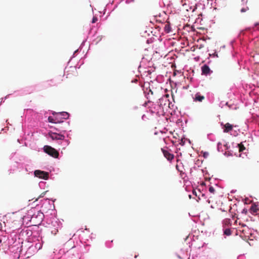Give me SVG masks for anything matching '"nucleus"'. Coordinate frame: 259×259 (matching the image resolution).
I'll return each instance as SVG.
<instances>
[{"instance_id":"obj_27","label":"nucleus","mask_w":259,"mask_h":259,"mask_svg":"<svg viewBox=\"0 0 259 259\" xmlns=\"http://www.w3.org/2000/svg\"><path fill=\"white\" fill-rule=\"evenodd\" d=\"M187 17H189V15H187ZM188 19V21H189V19Z\"/></svg>"},{"instance_id":"obj_8","label":"nucleus","mask_w":259,"mask_h":259,"mask_svg":"<svg viewBox=\"0 0 259 259\" xmlns=\"http://www.w3.org/2000/svg\"><path fill=\"white\" fill-rule=\"evenodd\" d=\"M202 74L207 75L209 74L212 71L210 70L209 67L207 65H204L201 67Z\"/></svg>"},{"instance_id":"obj_17","label":"nucleus","mask_w":259,"mask_h":259,"mask_svg":"<svg viewBox=\"0 0 259 259\" xmlns=\"http://www.w3.org/2000/svg\"><path fill=\"white\" fill-rule=\"evenodd\" d=\"M209 191L212 194H214L215 189L212 186H211L209 187Z\"/></svg>"},{"instance_id":"obj_5","label":"nucleus","mask_w":259,"mask_h":259,"mask_svg":"<svg viewBox=\"0 0 259 259\" xmlns=\"http://www.w3.org/2000/svg\"><path fill=\"white\" fill-rule=\"evenodd\" d=\"M48 135L53 140H64L65 139L64 135L56 133L51 132L49 133Z\"/></svg>"},{"instance_id":"obj_22","label":"nucleus","mask_w":259,"mask_h":259,"mask_svg":"<svg viewBox=\"0 0 259 259\" xmlns=\"http://www.w3.org/2000/svg\"><path fill=\"white\" fill-rule=\"evenodd\" d=\"M179 144H181L182 145H184V142H183V139L181 140V143H179Z\"/></svg>"},{"instance_id":"obj_7","label":"nucleus","mask_w":259,"mask_h":259,"mask_svg":"<svg viewBox=\"0 0 259 259\" xmlns=\"http://www.w3.org/2000/svg\"><path fill=\"white\" fill-rule=\"evenodd\" d=\"M161 150L162 151V153L164 156V157L168 160H171L174 159V156L173 154L170 153L168 151L165 150L164 149H161Z\"/></svg>"},{"instance_id":"obj_19","label":"nucleus","mask_w":259,"mask_h":259,"mask_svg":"<svg viewBox=\"0 0 259 259\" xmlns=\"http://www.w3.org/2000/svg\"><path fill=\"white\" fill-rule=\"evenodd\" d=\"M248 9H248V7H246V8H242V9H241V12L242 13H244V12H246L247 10H248Z\"/></svg>"},{"instance_id":"obj_13","label":"nucleus","mask_w":259,"mask_h":259,"mask_svg":"<svg viewBox=\"0 0 259 259\" xmlns=\"http://www.w3.org/2000/svg\"><path fill=\"white\" fill-rule=\"evenodd\" d=\"M224 234L227 236H229L231 235L232 231L230 228H224Z\"/></svg>"},{"instance_id":"obj_1","label":"nucleus","mask_w":259,"mask_h":259,"mask_svg":"<svg viewBox=\"0 0 259 259\" xmlns=\"http://www.w3.org/2000/svg\"><path fill=\"white\" fill-rule=\"evenodd\" d=\"M172 98L173 100L174 103L171 102H169L168 97V95H166L165 96H162L161 98H160L159 99L158 102H157L158 105L162 107V108H164V107L167 106L168 105V107L172 110V112L171 113V114H177V110L178 109L177 106L175 105V97L174 95L173 94V93L172 92Z\"/></svg>"},{"instance_id":"obj_4","label":"nucleus","mask_w":259,"mask_h":259,"mask_svg":"<svg viewBox=\"0 0 259 259\" xmlns=\"http://www.w3.org/2000/svg\"><path fill=\"white\" fill-rule=\"evenodd\" d=\"M35 177L44 180H47L49 178V173L40 170H36L34 171Z\"/></svg>"},{"instance_id":"obj_23","label":"nucleus","mask_w":259,"mask_h":259,"mask_svg":"<svg viewBox=\"0 0 259 259\" xmlns=\"http://www.w3.org/2000/svg\"><path fill=\"white\" fill-rule=\"evenodd\" d=\"M177 75V70H175L174 72V75L176 76Z\"/></svg>"},{"instance_id":"obj_11","label":"nucleus","mask_w":259,"mask_h":259,"mask_svg":"<svg viewBox=\"0 0 259 259\" xmlns=\"http://www.w3.org/2000/svg\"><path fill=\"white\" fill-rule=\"evenodd\" d=\"M204 99V97L203 96H201L199 93H197L195 95L194 100L195 101L201 102Z\"/></svg>"},{"instance_id":"obj_20","label":"nucleus","mask_w":259,"mask_h":259,"mask_svg":"<svg viewBox=\"0 0 259 259\" xmlns=\"http://www.w3.org/2000/svg\"><path fill=\"white\" fill-rule=\"evenodd\" d=\"M97 20H98L97 17H94L93 19H92V22L93 23H94L96 22L97 21Z\"/></svg>"},{"instance_id":"obj_3","label":"nucleus","mask_w":259,"mask_h":259,"mask_svg":"<svg viewBox=\"0 0 259 259\" xmlns=\"http://www.w3.org/2000/svg\"><path fill=\"white\" fill-rule=\"evenodd\" d=\"M44 151L48 155L57 158L59 156V152L51 146L46 145L44 147Z\"/></svg>"},{"instance_id":"obj_2","label":"nucleus","mask_w":259,"mask_h":259,"mask_svg":"<svg viewBox=\"0 0 259 259\" xmlns=\"http://www.w3.org/2000/svg\"><path fill=\"white\" fill-rule=\"evenodd\" d=\"M188 0H181L179 2V14L181 16H184L188 19L187 15L189 14V9L190 8L189 4L187 3Z\"/></svg>"},{"instance_id":"obj_18","label":"nucleus","mask_w":259,"mask_h":259,"mask_svg":"<svg viewBox=\"0 0 259 259\" xmlns=\"http://www.w3.org/2000/svg\"><path fill=\"white\" fill-rule=\"evenodd\" d=\"M180 175H181V177L183 179H185V178L186 177V175L185 174L184 172H183L182 171H180ZM184 181H185V180H184Z\"/></svg>"},{"instance_id":"obj_16","label":"nucleus","mask_w":259,"mask_h":259,"mask_svg":"<svg viewBox=\"0 0 259 259\" xmlns=\"http://www.w3.org/2000/svg\"><path fill=\"white\" fill-rule=\"evenodd\" d=\"M56 119H57V118H56V119H54L53 118H52L51 116L49 117V118H48L49 122H51V123H57V122L55 121Z\"/></svg>"},{"instance_id":"obj_12","label":"nucleus","mask_w":259,"mask_h":259,"mask_svg":"<svg viewBox=\"0 0 259 259\" xmlns=\"http://www.w3.org/2000/svg\"><path fill=\"white\" fill-rule=\"evenodd\" d=\"M58 116H60L62 118L66 119L69 118V115L66 112H63L58 114Z\"/></svg>"},{"instance_id":"obj_14","label":"nucleus","mask_w":259,"mask_h":259,"mask_svg":"<svg viewBox=\"0 0 259 259\" xmlns=\"http://www.w3.org/2000/svg\"><path fill=\"white\" fill-rule=\"evenodd\" d=\"M182 21H180V23H182ZM182 26L183 28V29H185L186 28H188L189 29H190V26L189 25H188L187 23L186 24L185 23H183V25H182L181 24H179V30H180V27Z\"/></svg>"},{"instance_id":"obj_6","label":"nucleus","mask_w":259,"mask_h":259,"mask_svg":"<svg viewBox=\"0 0 259 259\" xmlns=\"http://www.w3.org/2000/svg\"><path fill=\"white\" fill-rule=\"evenodd\" d=\"M249 211L253 215L257 214L259 211L258 206L254 203L252 204L249 209Z\"/></svg>"},{"instance_id":"obj_24","label":"nucleus","mask_w":259,"mask_h":259,"mask_svg":"<svg viewBox=\"0 0 259 259\" xmlns=\"http://www.w3.org/2000/svg\"><path fill=\"white\" fill-rule=\"evenodd\" d=\"M255 26H257V29H259V23H256L255 25Z\"/></svg>"},{"instance_id":"obj_10","label":"nucleus","mask_w":259,"mask_h":259,"mask_svg":"<svg viewBox=\"0 0 259 259\" xmlns=\"http://www.w3.org/2000/svg\"><path fill=\"white\" fill-rule=\"evenodd\" d=\"M224 132L228 133L233 130V125L229 123H227L224 125Z\"/></svg>"},{"instance_id":"obj_25","label":"nucleus","mask_w":259,"mask_h":259,"mask_svg":"<svg viewBox=\"0 0 259 259\" xmlns=\"http://www.w3.org/2000/svg\"><path fill=\"white\" fill-rule=\"evenodd\" d=\"M178 167H179V166H178V164H177L176 165V168L177 170H178Z\"/></svg>"},{"instance_id":"obj_15","label":"nucleus","mask_w":259,"mask_h":259,"mask_svg":"<svg viewBox=\"0 0 259 259\" xmlns=\"http://www.w3.org/2000/svg\"><path fill=\"white\" fill-rule=\"evenodd\" d=\"M238 148H239V152H242L243 151V150H245V147L244 146V145L243 144H242L241 143L240 144H239L238 145Z\"/></svg>"},{"instance_id":"obj_21","label":"nucleus","mask_w":259,"mask_h":259,"mask_svg":"<svg viewBox=\"0 0 259 259\" xmlns=\"http://www.w3.org/2000/svg\"><path fill=\"white\" fill-rule=\"evenodd\" d=\"M173 138H174V139H175V140H171L172 142L174 144V143H177V141H176V140H177V137H176V135H174V136H173Z\"/></svg>"},{"instance_id":"obj_26","label":"nucleus","mask_w":259,"mask_h":259,"mask_svg":"<svg viewBox=\"0 0 259 259\" xmlns=\"http://www.w3.org/2000/svg\"><path fill=\"white\" fill-rule=\"evenodd\" d=\"M176 161L178 162V157L177 156L176 157Z\"/></svg>"},{"instance_id":"obj_9","label":"nucleus","mask_w":259,"mask_h":259,"mask_svg":"<svg viewBox=\"0 0 259 259\" xmlns=\"http://www.w3.org/2000/svg\"><path fill=\"white\" fill-rule=\"evenodd\" d=\"M232 225V222L230 219H225L223 221V228H228Z\"/></svg>"}]
</instances>
